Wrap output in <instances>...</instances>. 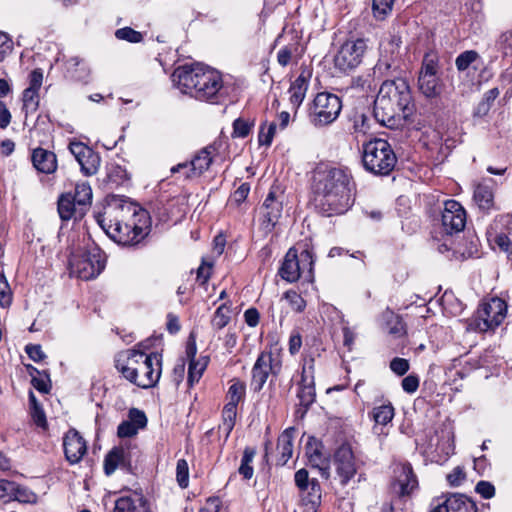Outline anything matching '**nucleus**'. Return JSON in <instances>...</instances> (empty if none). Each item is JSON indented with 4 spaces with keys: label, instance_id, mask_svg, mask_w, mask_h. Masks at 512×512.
<instances>
[{
    "label": "nucleus",
    "instance_id": "7ed1b4c3",
    "mask_svg": "<svg viewBox=\"0 0 512 512\" xmlns=\"http://www.w3.org/2000/svg\"><path fill=\"white\" fill-rule=\"evenodd\" d=\"M172 81L182 93L199 101L219 103L227 94L222 74L201 63L177 67L172 74Z\"/></svg>",
    "mask_w": 512,
    "mask_h": 512
},
{
    "label": "nucleus",
    "instance_id": "4be33fe9",
    "mask_svg": "<svg viewBox=\"0 0 512 512\" xmlns=\"http://www.w3.org/2000/svg\"><path fill=\"white\" fill-rule=\"evenodd\" d=\"M476 504L463 494H452L431 512H477Z\"/></svg>",
    "mask_w": 512,
    "mask_h": 512
},
{
    "label": "nucleus",
    "instance_id": "37998d69",
    "mask_svg": "<svg viewBox=\"0 0 512 512\" xmlns=\"http://www.w3.org/2000/svg\"><path fill=\"white\" fill-rule=\"evenodd\" d=\"M115 37L119 40L127 41L129 43H140L143 40L141 32L134 30L131 27H123L115 31Z\"/></svg>",
    "mask_w": 512,
    "mask_h": 512
},
{
    "label": "nucleus",
    "instance_id": "412c9836",
    "mask_svg": "<svg viewBox=\"0 0 512 512\" xmlns=\"http://www.w3.org/2000/svg\"><path fill=\"white\" fill-rule=\"evenodd\" d=\"M64 453L70 464L81 461L87 452V445L84 438L75 429H70L63 439Z\"/></svg>",
    "mask_w": 512,
    "mask_h": 512
},
{
    "label": "nucleus",
    "instance_id": "09e8293b",
    "mask_svg": "<svg viewBox=\"0 0 512 512\" xmlns=\"http://www.w3.org/2000/svg\"><path fill=\"white\" fill-rule=\"evenodd\" d=\"M496 47L504 57H512V33L509 31L503 32L496 42Z\"/></svg>",
    "mask_w": 512,
    "mask_h": 512
},
{
    "label": "nucleus",
    "instance_id": "473e14b6",
    "mask_svg": "<svg viewBox=\"0 0 512 512\" xmlns=\"http://www.w3.org/2000/svg\"><path fill=\"white\" fill-rule=\"evenodd\" d=\"M246 394V384L239 379L231 380V385L227 392V400L226 404H232L237 406L241 401H243Z\"/></svg>",
    "mask_w": 512,
    "mask_h": 512
},
{
    "label": "nucleus",
    "instance_id": "3c124183",
    "mask_svg": "<svg viewBox=\"0 0 512 512\" xmlns=\"http://www.w3.org/2000/svg\"><path fill=\"white\" fill-rule=\"evenodd\" d=\"M295 484L299 490L304 493L308 490L309 485L312 483V479L309 478L308 471L306 469H300L295 473L294 476Z\"/></svg>",
    "mask_w": 512,
    "mask_h": 512
},
{
    "label": "nucleus",
    "instance_id": "2f4dec72",
    "mask_svg": "<svg viewBox=\"0 0 512 512\" xmlns=\"http://www.w3.org/2000/svg\"><path fill=\"white\" fill-rule=\"evenodd\" d=\"M231 305L227 303L221 304L215 311L212 319L211 326L215 330H221L228 325L231 319Z\"/></svg>",
    "mask_w": 512,
    "mask_h": 512
},
{
    "label": "nucleus",
    "instance_id": "20e7f679",
    "mask_svg": "<svg viewBox=\"0 0 512 512\" xmlns=\"http://www.w3.org/2000/svg\"><path fill=\"white\" fill-rule=\"evenodd\" d=\"M374 117L382 125L394 127L414 112L409 84L403 78L382 83L374 101Z\"/></svg>",
    "mask_w": 512,
    "mask_h": 512
},
{
    "label": "nucleus",
    "instance_id": "e433bc0d",
    "mask_svg": "<svg viewBox=\"0 0 512 512\" xmlns=\"http://www.w3.org/2000/svg\"><path fill=\"white\" fill-rule=\"evenodd\" d=\"M256 452L252 448H245L243 457L241 460V465L239 467V473L243 476L244 479H251L254 473L253 467L251 466V463L254 459Z\"/></svg>",
    "mask_w": 512,
    "mask_h": 512
},
{
    "label": "nucleus",
    "instance_id": "338daca9",
    "mask_svg": "<svg viewBox=\"0 0 512 512\" xmlns=\"http://www.w3.org/2000/svg\"><path fill=\"white\" fill-rule=\"evenodd\" d=\"M25 351L30 359H32L35 362H40L45 358V354L42 351V348L40 345H27L25 348Z\"/></svg>",
    "mask_w": 512,
    "mask_h": 512
},
{
    "label": "nucleus",
    "instance_id": "9b49d317",
    "mask_svg": "<svg viewBox=\"0 0 512 512\" xmlns=\"http://www.w3.org/2000/svg\"><path fill=\"white\" fill-rule=\"evenodd\" d=\"M313 269L312 255L308 250H304L297 254L296 249L290 248L279 268L280 277L289 282H296L302 275H310Z\"/></svg>",
    "mask_w": 512,
    "mask_h": 512
},
{
    "label": "nucleus",
    "instance_id": "864d4df0",
    "mask_svg": "<svg viewBox=\"0 0 512 512\" xmlns=\"http://www.w3.org/2000/svg\"><path fill=\"white\" fill-rule=\"evenodd\" d=\"M475 491L484 499H491L495 495V487L488 481H479L476 484Z\"/></svg>",
    "mask_w": 512,
    "mask_h": 512
},
{
    "label": "nucleus",
    "instance_id": "052dcab7",
    "mask_svg": "<svg viewBox=\"0 0 512 512\" xmlns=\"http://www.w3.org/2000/svg\"><path fill=\"white\" fill-rule=\"evenodd\" d=\"M390 369L395 374L402 376L409 370V362L404 358L395 357L390 362Z\"/></svg>",
    "mask_w": 512,
    "mask_h": 512
},
{
    "label": "nucleus",
    "instance_id": "72a5a7b5",
    "mask_svg": "<svg viewBox=\"0 0 512 512\" xmlns=\"http://www.w3.org/2000/svg\"><path fill=\"white\" fill-rule=\"evenodd\" d=\"M394 417V407L390 402L376 406L372 410V418L376 424L387 425Z\"/></svg>",
    "mask_w": 512,
    "mask_h": 512
},
{
    "label": "nucleus",
    "instance_id": "cd10ccee",
    "mask_svg": "<svg viewBox=\"0 0 512 512\" xmlns=\"http://www.w3.org/2000/svg\"><path fill=\"white\" fill-rule=\"evenodd\" d=\"M146 499L141 494H131L119 497L115 501L113 512H141Z\"/></svg>",
    "mask_w": 512,
    "mask_h": 512
},
{
    "label": "nucleus",
    "instance_id": "aec40b11",
    "mask_svg": "<svg viewBox=\"0 0 512 512\" xmlns=\"http://www.w3.org/2000/svg\"><path fill=\"white\" fill-rule=\"evenodd\" d=\"M300 405L308 409L315 401L316 392L314 387V359H305L300 388L297 393Z\"/></svg>",
    "mask_w": 512,
    "mask_h": 512
},
{
    "label": "nucleus",
    "instance_id": "1a4fd4ad",
    "mask_svg": "<svg viewBox=\"0 0 512 512\" xmlns=\"http://www.w3.org/2000/svg\"><path fill=\"white\" fill-rule=\"evenodd\" d=\"M394 473L395 480L391 488L397 498L390 503L384 504L381 508V512H403L402 508L398 507L402 502L401 498L409 495L418 486L417 478L409 463L398 465Z\"/></svg>",
    "mask_w": 512,
    "mask_h": 512
},
{
    "label": "nucleus",
    "instance_id": "58836bf2",
    "mask_svg": "<svg viewBox=\"0 0 512 512\" xmlns=\"http://www.w3.org/2000/svg\"><path fill=\"white\" fill-rule=\"evenodd\" d=\"M395 0H373V16L378 20H384L393 9Z\"/></svg>",
    "mask_w": 512,
    "mask_h": 512
},
{
    "label": "nucleus",
    "instance_id": "a878e982",
    "mask_svg": "<svg viewBox=\"0 0 512 512\" xmlns=\"http://www.w3.org/2000/svg\"><path fill=\"white\" fill-rule=\"evenodd\" d=\"M128 463V452L124 447L118 446L112 448L104 459V472L107 476L112 475L119 467H124Z\"/></svg>",
    "mask_w": 512,
    "mask_h": 512
},
{
    "label": "nucleus",
    "instance_id": "393cba45",
    "mask_svg": "<svg viewBox=\"0 0 512 512\" xmlns=\"http://www.w3.org/2000/svg\"><path fill=\"white\" fill-rule=\"evenodd\" d=\"M473 199L478 208L484 213L495 209L494 192L487 183H479L474 189Z\"/></svg>",
    "mask_w": 512,
    "mask_h": 512
},
{
    "label": "nucleus",
    "instance_id": "e2e57ef3",
    "mask_svg": "<svg viewBox=\"0 0 512 512\" xmlns=\"http://www.w3.org/2000/svg\"><path fill=\"white\" fill-rule=\"evenodd\" d=\"M43 82V72L41 69H34L29 76V86L26 89H32L38 91L41 88Z\"/></svg>",
    "mask_w": 512,
    "mask_h": 512
},
{
    "label": "nucleus",
    "instance_id": "f3484780",
    "mask_svg": "<svg viewBox=\"0 0 512 512\" xmlns=\"http://www.w3.org/2000/svg\"><path fill=\"white\" fill-rule=\"evenodd\" d=\"M442 230L447 235L463 231L466 225V211L456 200H447L441 212Z\"/></svg>",
    "mask_w": 512,
    "mask_h": 512
},
{
    "label": "nucleus",
    "instance_id": "39448f33",
    "mask_svg": "<svg viewBox=\"0 0 512 512\" xmlns=\"http://www.w3.org/2000/svg\"><path fill=\"white\" fill-rule=\"evenodd\" d=\"M161 359L158 353L146 354L138 350H128L125 359L116 360V368L123 377L141 388L157 384L161 375Z\"/></svg>",
    "mask_w": 512,
    "mask_h": 512
},
{
    "label": "nucleus",
    "instance_id": "f257e3e1",
    "mask_svg": "<svg viewBox=\"0 0 512 512\" xmlns=\"http://www.w3.org/2000/svg\"><path fill=\"white\" fill-rule=\"evenodd\" d=\"M355 188L352 173L345 166L320 164L314 170L315 207L324 216L345 214L354 204Z\"/></svg>",
    "mask_w": 512,
    "mask_h": 512
},
{
    "label": "nucleus",
    "instance_id": "5fc2aeb1",
    "mask_svg": "<svg viewBox=\"0 0 512 512\" xmlns=\"http://www.w3.org/2000/svg\"><path fill=\"white\" fill-rule=\"evenodd\" d=\"M309 461L314 465L319 467L320 474L323 478L327 479L330 475L328 466H320L324 464L322 461V454L317 449L314 450L313 453L309 455Z\"/></svg>",
    "mask_w": 512,
    "mask_h": 512
},
{
    "label": "nucleus",
    "instance_id": "9d476101",
    "mask_svg": "<svg viewBox=\"0 0 512 512\" xmlns=\"http://www.w3.org/2000/svg\"><path fill=\"white\" fill-rule=\"evenodd\" d=\"M69 264L72 275L83 280H90L104 270L106 261L101 250L95 247L79 255H73Z\"/></svg>",
    "mask_w": 512,
    "mask_h": 512
},
{
    "label": "nucleus",
    "instance_id": "603ef678",
    "mask_svg": "<svg viewBox=\"0 0 512 512\" xmlns=\"http://www.w3.org/2000/svg\"><path fill=\"white\" fill-rule=\"evenodd\" d=\"M14 483L13 481L0 479V501L4 503L12 501Z\"/></svg>",
    "mask_w": 512,
    "mask_h": 512
},
{
    "label": "nucleus",
    "instance_id": "f704fd0d",
    "mask_svg": "<svg viewBox=\"0 0 512 512\" xmlns=\"http://www.w3.org/2000/svg\"><path fill=\"white\" fill-rule=\"evenodd\" d=\"M39 92L33 91L32 89H25L23 91L22 101L24 111L26 117L30 114H34L39 107Z\"/></svg>",
    "mask_w": 512,
    "mask_h": 512
},
{
    "label": "nucleus",
    "instance_id": "c85d7f7f",
    "mask_svg": "<svg viewBox=\"0 0 512 512\" xmlns=\"http://www.w3.org/2000/svg\"><path fill=\"white\" fill-rule=\"evenodd\" d=\"M434 452L436 453L434 461L437 463L445 462L454 453L453 434L451 431H442L441 437L437 435V444Z\"/></svg>",
    "mask_w": 512,
    "mask_h": 512
},
{
    "label": "nucleus",
    "instance_id": "bf43d9fd",
    "mask_svg": "<svg viewBox=\"0 0 512 512\" xmlns=\"http://www.w3.org/2000/svg\"><path fill=\"white\" fill-rule=\"evenodd\" d=\"M138 429L135 424H132L130 421H123L119 424L117 429V435L120 438L132 437L136 435Z\"/></svg>",
    "mask_w": 512,
    "mask_h": 512
},
{
    "label": "nucleus",
    "instance_id": "7c9ffc66",
    "mask_svg": "<svg viewBox=\"0 0 512 512\" xmlns=\"http://www.w3.org/2000/svg\"><path fill=\"white\" fill-rule=\"evenodd\" d=\"M77 203L75 202V199L72 198L71 193H66L60 196L58 200V213L63 221L70 220L76 213Z\"/></svg>",
    "mask_w": 512,
    "mask_h": 512
},
{
    "label": "nucleus",
    "instance_id": "ea45409f",
    "mask_svg": "<svg viewBox=\"0 0 512 512\" xmlns=\"http://www.w3.org/2000/svg\"><path fill=\"white\" fill-rule=\"evenodd\" d=\"M207 361L203 362L195 359H191L188 368V383L190 386H193L194 383L198 382L206 368Z\"/></svg>",
    "mask_w": 512,
    "mask_h": 512
},
{
    "label": "nucleus",
    "instance_id": "4468645a",
    "mask_svg": "<svg viewBox=\"0 0 512 512\" xmlns=\"http://www.w3.org/2000/svg\"><path fill=\"white\" fill-rule=\"evenodd\" d=\"M282 368V362L278 355L272 352H261L252 368L251 388L254 392L263 389L270 374L277 376Z\"/></svg>",
    "mask_w": 512,
    "mask_h": 512
},
{
    "label": "nucleus",
    "instance_id": "2eb2a0df",
    "mask_svg": "<svg viewBox=\"0 0 512 512\" xmlns=\"http://www.w3.org/2000/svg\"><path fill=\"white\" fill-rule=\"evenodd\" d=\"M283 193L270 191L259 209L260 230L268 235L279 222L283 212Z\"/></svg>",
    "mask_w": 512,
    "mask_h": 512
},
{
    "label": "nucleus",
    "instance_id": "ddd939ff",
    "mask_svg": "<svg viewBox=\"0 0 512 512\" xmlns=\"http://www.w3.org/2000/svg\"><path fill=\"white\" fill-rule=\"evenodd\" d=\"M366 50L365 39L347 40L334 57L335 67L345 73L354 70L362 63Z\"/></svg>",
    "mask_w": 512,
    "mask_h": 512
},
{
    "label": "nucleus",
    "instance_id": "b1692460",
    "mask_svg": "<svg viewBox=\"0 0 512 512\" xmlns=\"http://www.w3.org/2000/svg\"><path fill=\"white\" fill-rule=\"evenodd\" d=\"M296 434L294 427L285 429L277 441V451L279 453L278 464L285 465L293 454V440Z\"/></svg>",
    "mask_w": 512,
    "mask_h": 512
},
{
    "label": "nucleus",
    "instance_id": "423d86ee",
    "mask_svg": "<svg viewBox=\"0 0 512 512\" xmlns=\"http://www.w3.org/2000/svg\"><path fill=\"white\" fill-rule=\"evenodd\" d=\"M362 163L366 171L385 176L393 171L397 157L387 140L375 138L363 144Z\"/></svg>",
    "mask_w": 512,
    "mask_h": 512
},
{
    "label": "nucleus",
    "instance_id": "bb28decb",
    "mask_svg": "<svg viewBox=\"0 0 512 512\" xmlns=\"http://www.w3.org/2000/svg\"><path fill=\"white\" fill-rule=\"evenodd\" d=\"M66 77L74 81L88 82L90 69L83 59L71 57L65 63Z\"/></svg>",
    "mask_w": 512,
    "mask_h": 512
},
{
    "label": "nucleus",
    "instance_id": "0e129e2a",
    "mask_svg": "<svg viewBox=\"0 0 512 512\" xmlns=\"http://www.w3.org/2000/svg\"><path fill=\"white\" fill-rule=\"evenodd\" d=\"M401 386L406 393L412 394L419 387V378L416 375L410 374L402 380Z\"/></svg>",
    "mask_w": 512,
    "mask_h": 512
},
{
    "label": "nucleus",
    "instance_id": "6e6552de",
    "mask_svg": "<svg viewBox=\"0 0 512 512\" xmlns=\"http://www.w3.org/2000/svg\"><path fill=\"white\" fill-rule=\"evenodd\" d=\"M342 109L340 98L332 93H318L309 108L308 118L315 127H324L333 123Z\"/></svg>",
    "mask_w": 512,
    "mask_h": 512
},
{
    "label": "nucleus",
    "instance_id": "4d7b16f0",
    "mask_svg": "<svg viewBox=\"0 0 512 512\" xmlns=\"http://www.w3.org/2000/svg\"><path fill=\"white\" fill-rule=\"evenodd\" d=\"M129 418L132 424H135L137 429L144 428L147 425V417L145 413L136 408H132L129 411Z\"/></svg>",
    "mask_w": 512,
    "mask_h": 512
},
{
    "label": "nucleus",
    "instance_id": "79ce46f5",
    "mask_svg": "<svg viewBox=\"0 0 512 512\" xmlns=\"http://www.w3.org/2000/svg\"><path fill=\"white\" fill-rule=\"evenodd\" d=\"M303 494L304 500L311 504L312 507H315L321 502V487L319 482L316 479H312V483L309 485L308 490H306Z\"/></svg>",
    "mask_w": 512,
    "mask_h": 512
},
{
    "label": "nucleus",
    "instance_id": "4c0bfd02",
    "mask_svg": "<svg viewBox=\"0 0 512 512\" xmlns=\"http://www.w3.org/2000/svg\"><path fill=\"white\" fill-rule=\"evenodd\" d=\"M72 198L78 206H86L91 203L92 200V189L88 183H79L75 187V193L72 194Z\"/></svg>",
    "mask_w": 512,
    "mask_h": 512
},
{
    "label": "nucleus",
    "instance_id": "774afa93",
    "mask_svg": "<svg viewBox=\"0 0 512 512\" xmlns=\"http://www.w3.org/2000/svg\"><path fill=\"white\" fill-rule=\"evenodd\" d=\"M388 333L396 337H400L404 334L405 329L402 321L397 317H393L392 321L388 323Z\"/></svg>",
    "mask_w": 512,
    "mask_h": 512
},
{
    "label": "nucleus",
    "instance_id": "680f3d73",
    "mask_svg": "<svg viewBox=\"0 0 512 512\" xmlns=\"http://www.w3.org/2000/svg\"><path fill=\"white\" fill-rule=\"evenodd\" d=\"M11 302V293L8 282L3 274L0 273V304L2 306L9 305Z\"/></svg>",
    "mask_w": 512,
    "mask_h": 512
},
{
    "label": "nucleus",
    "instance_id": "c03bdc74",
    "mask_svg": "<svg viewBox=\"0 0 512 512\" xmlns=\"http://www.w3.org/2000/svg\"><path fill=\"white\" fill-rule=\"evenodd\" d=\"M478 58L479 54L476 51L467 50L457 56L455 60V65L459 71H465Z\"/></svg>",
    "mask_w": 512,
    "mask_h": 512
},
{
    "label": "nucleus",
    "instance_id": "c9c22d12",
    "mask_svg": "<svg viewBox=\"0 0 512 512\" xmlns=\"http://www.w3.org/2000/svg\"><path fill=\"white\" fill-rule=\"evenodd\" d=\"M12 501H18L20 503L32 504L37 501V495L29 488L14 483Z\"/></svg>",
    "mask_w": 512,
    "mask_h": 512
},
{
    "label": "nucleus",
    "instance_id": "6ab92c4d",
    "mask_svg": "<svg viewBox=\"0 0 512 512\" xmlns=\"http://www.w3.org/2000/svg\"><path fill=\"white\" fill-rule=\"evenodd\" d=\"M69 150L85 175L91 176L98 171L100 157L90 147L79 141H71Z\"/></svg>",
    "mask_w": 512,
    "mask_h": 512
},
{
    "label": "nucleus",
    "instance_id": "6e6d98bb",
    "mask_svg": "<svg viewBox=\"0 0 512 512\" xmlns=\"http://www.w3.org/2000/svg\"><path fill=\"white\" fill-rule=\"evenodd\" d=\"M465 477L463 467L457 466L447 475V481L451 486L457 487L465 480Z\"/></svg>",
    "mask_w": 512,
    "mask_h": 512
},
{
    "label": "nucleus",
    "instance_id": "49530a36",
    "mask_svg": "<svg viewBox=\"0 0 512 512\" xmlns=\"http://www.w3.org/2000/svg\"><path fill=\"white\" fill-rule=\"evenodd\" d=\"M254 126V122L243 119V118H237L233 122V136L239 137V138H245L249 135L251 132L252 127Z\"/></svg>",
    "mask_w": 512,
    "mask_h": 512
},
{
    "label": "nucleus",
    "instance_id": "5701e85b",
    "mask_svg": "<svg viewBox=\"0 0 512 512\" xmlns=\"http://www.w3.org/2000/svg\"><path fill=\"white\" fill-rule=\"evenodd\" d=\"M32 162L33 166L41 173L51 174L57 169L56 155L43 148L33 150Z\"/></svg>",
    "mask_w": 512,
    "mask_h": 512
},
{
    "label": "nucleus",
    "instance_id": "f03ea898",
    "mask_svg": "<svg viewBox=\"0 0 512 512\" xmlns=\"http://www.w3.org/2000/svg\"><path fill=\"white\" fill-rule=\"evenodd\" d=\"M95 218L107 236L122 246L139 245L151 231L148 211L131 202L109 204Z\"/></svg>",
    "mask_w": 512,
    "mask_h": 512
},
{
    "label": "nucleus",
    "instance_id": "69168bd1",
    "mask_svg": "<svg viewBox=\"0 0 512 512\" xmlns=\"http://www.w3.org/2000/svg\"><path fill=\"white\" fill-rule=\"evenodd\" d=\"M30 374L33 375L32 372ZM49 382L48 375H45V377L32 376L33 387L41 393H48L50 391L51 386Z\"/></svg>",
    "mask_w": 512,
    "mask_h": 512
},
{
    "label": "nucleus",
    "instance_id": "de8ad7c7",
    "mask_svg": "<svg viewBox=\"0 0 512 512\" xmlns=\"http://www.w3.org/2000/svg\"><path fill=\"white\" fill-rule=\"evenodd\" d=\"M176 479L181 488H186L189 484V467L185 459L177 461Z\"/></svg>",
    "mask_w": 512,
    "mask_h": 512
},
{
    "label": "nucleus",
    "instance_id": "f8f14e48",
    "mask_svg": "<svg viewBox=\"0 0 512 512\" xmlns=\"http://www.w3.org/2000/svg\"><path fill=\"white\" fill-rule=\"evenodd\" d=\"M506 312V303L500 298H492L489 302L481 305L477 317L470 323V326L480 332L493 330L502 323Z\"/></svg>",
    "mask_w": 512,
    "mask_h": 512
},
{
    "label": "nucleus",
    "instance_id": "c756f323",
    "mask_svg": "<svg viewBox=\"0 0 512 512\" xmlns=\"http://www.w3.org/2000/svg\"><path fill=\"white\" fill-rule=\"evenodd\" d=\"M309 76L310 75H306L304 71L301 72L290 86V101L296 107H299L305 98L309 86Z\"/></svg>",
    "mask_w": 512,
    "mask_h": 512
},
{
    "label": "nucleus",
    "instance_id": "a211bd4d",
    "mask_svg": "<svg viewBox=\"0 0 512 512\" xmlns=\"http://www.w3.org/2000/svg\"><path fill=\"white\" fill-rule=\"evenodd\" d=\"M334 466L340 483L344 486L356 475L359 468L352 448L348 444L341 445L334 454Z\"/></svg>",
    "mask_w": 512,
    "mask_h": 512
},
{
    "label": "nucleus",
    "instance_id": "13d9d810",
    "mask_svg": "<svg viewBox=\"0 0 512 512\" xmlns=\"http://www.w3.org/2000/svg\"><path fill=\"white\" fill-rule=\"evenodd\" d=\"M199 512H226V509L218 497H210Z\"/></svg>",
    "mask_w": 512,
    "mask_h": 512
},
{
    "label": "nucleus",
    "instance_id": "8fccbe9b",
    "mask_svg": "<svg viewBox=\"0 0 512 512\" xmlns=\"http://www.w3.org/2000/svg\"><path fill=\"white\" fill-rule=\"evenodd\" d=\"M296 51V44L286 45L280 48L277 52V62L279 65L286 67L290 63L292 56Z\"/></svg>",
    "mask_w": 512,
    "mask_h": 512
},
{
    "label": "nucleus",
    "instance_id": "0eeeda50",
    "mask_svg": "<svg viewBox=\"0 0 512 512\" xmlns=\"http://www.w3.org/2000/svg\"><path fill=\"white\" fill-rule=\"evenodd\" d=\"M439 56L434 51L426 52L423 56L418 73L417 85L426 98H436L441 95L444 83L441 78Z\"/></svg>",
    "mask_w": 512,
    "mask_h": 512
},
{
    "label": "nucleus",
    "instance_id": "dca6fc26",
    "mask_svg": "<svg viewBox=\"0 0 512 512\" xmlns=\"http://www.w3.org/2000/svg\"><path fill=\"white\" fill-rule=\"evenodd\" d=\"M218 153L216 144H210L202 148L190 161L179 163L171 168V173L183 172L185 178H192L202 175L207 171Z\"/></svg>",
    "mask_w": 512,
    "mask_h": 512
},
{
    "label": "nucleus",
    "instance_id": "a19ab883",
    "mask_svg": "<svg viewBox=\"0 0 512 512\" xmlns=\"http://www.w3.org/2000/svg\"><path fill=\"white\" fill-rule=\"evenodd\" d=\"M276 129L277 125L275 122H271L268 125L263 123L258 134L259 145L269 147L275 136Z\"/></svg>",
    "mask_w": 512,
    "mask_h": 512
},
{
    "label": "nucleus",
    "instance_id": "a18cd8bd",
    "mask_svg": "<svg viewBox=\"0 0 512 512\" xmlns=\"http://www.w3.org/2000/svg\"><path fill=\"white\" fill-rule=\"evenodd\" d=\"M284 298L288 301L294 312L301 313L306 308V301L294 290H288L284 293Z\"/></svg>",
    "mask_w": 512,
    "mask_h": 512
}]
</instances>
